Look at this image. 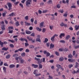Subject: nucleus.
I'll return each instance as SVG.
<instances>
[{
    "label": "nucleus",
    "instance_id": "nucleus-1",
    "mask_svg": "<svg viewBox=\"0 0 79 79\" xmlns=\"http://www.w3.org/2000/svg\"><path fill=\"white\" fill-rule=\"evenodd\" d=\"M27 39L29 40V41H31V43H34L35 42V39L33 40L31 38V37H29L28 36H27Z\"/></svg>",
    "mask_w": 79,
    "mask_h": 79
},
{
    "label": "nucleus",
    "instance_id": "nucleus-2",
    "mask_svg": "<svg viewBox=\"0 0 79 79\" xmlns=\"http://www.w3.org/2000/svg\"><path fill=\"white\" fill-rule=\"evenodd\" d=\"M8 43L6 41H5L4 42H2V41H0V45L1 47H3V44L5 45H6V44H7Z\"/></svg>",
    "mask_w": 79,
    "mask_h": 79
},
{
    "label": "nucleus",
    "instance_id": "nucleus-3",
    "mask_svg": "<svg viewBox=\"0 0 79 79\" xmlns=\"http://www.w3.org/2000/svg\"><path fill=\"white\" fill-rule=\"evenodd\" d=\"M32 2V0H27L26 2V5L27 6H29V5H31V2Z\"/></svg>",
    "mask_w": 79,
    "mask_h": 79
},
{
    "label": "nucleus",
    "instance_id": "nucleus-4",
    "mask_svg": "<svg viewBox=\"0 0 79 79\" xmlns=\"http://www.w3.org/2000/svg\"><path fill=\"white\" fill-rule=\"evenodd\" d=\"M7 5L9 7L8 10L10 11V10H11L12 8L11 7H12V5H11V4L10 3H7Z\"/></svg>",
    "mask_w": 79,
    "mask_h": 79
},
{
    "label": "nucleus",
    "instance_id": "nucleus-5",
    "mask_svg": "<svg viewBox=\"0 0 79 79\" xmlns=\"http://www.w3.org/2000/svg\"><path fill=\"white\" fill-rule=\"evenodd\" d=\"M36 42H41L40 39V35H37V38L36 40Z\"/></svg>",
    "mask_w": 79,
    "mask_h": 79
},
{
    "label": "nucleus",
    "instance_id": "nucleus-6",
    "mask_svg": "<svg viewBox=\"0 0 79 79\" xmlns=\"http://www.w3.org/2000/svg\"><path fill=\"white\" fill-rule=\"evenodd\" d=\"M5 25L4 24H2L1 25V29L2 30V31H4V30H5Z\"/></svg>",
    "mask_w": 79,
    "mask_h": 79
},
{
    "label": "nucleus",
    "instance_id": "nucleus-7",
    "mask_svg": "<svg viewBox=\"0 0 79 79\" xmlns=\"http://www.w3.org/2000/svg\"><path fill=\"white\" fill-rule=\"evenodd\" d=\"M64 36H65V34H64V33H61L60 34V39H62V36L64 37Z\"/></svg>",
    "mask_w": 79,
    "mask_h": 79
},
{
    "label": "nucleus",
    "instance_id": "nucleus-8",
    "mask_svg": "<svg viewBox=\"0 0 79 79\" xmlns=\"http://www.w3.org/2000/svg\"><path fill=\"white\" fill-rule=\"evenodd\" d=\"M74 28L76 31H77V30H79V25H76L74 27Z\"/></svg>",
    "mask_w": 79,
    "mask_h": 79
},
{
    "label": "nucleus",
    "instance_id": "nucleus-9",
    "mask_svg": "<svg viewBox=\"0 0 79 79\" xmlns=\"http://www.w3.org/2000/svg\"><path fill=\"white\" fill-rule=\"evenodd\" d=\"M44 22H42L40 24V26L41 28H42V27H43V26H44Z\"/></svg>",
    "mask_w": 79,
    "mask_h": 79
},
{
    "label": "nucleus",
    "instance_id": "nucleus-10",
    "mask_svg": "<svg viewBox=\"0 0 79 79\" xmlns=\"http://www.w3.org/2000/svg\"><path fill=\"white\" fill-rule=\"evenodd\" d=\"M55 37V36H52L51 38V40L52 42H55V40L54 39Z\"/></svg>",
    "mask_w": 79,
    "mask_h": 79
},
{
    "label": "nucleus",
    "instance_id": "nucleus-11",
    "mask_svg": "<svg viewBox=\"0 0 79 79\" xmlns=\"http://www.w3.org/2000/svg\"><path fill=\"white\" fill-rule=\"evenodd\" d=\"M32 66L33 67H34V68H38V65H36L34 64H32Z\"/></svg>",
    "mask_w": 79,
    "mask_h": 79
},
{
    "label": "nucleus",
    "instance_id": "nucleus-12",
    "mask_svg": "<svg viewBox=\"0 0 79 79\" xmlns=\"http://www.w3.org/2000/svg\"><path fill=\"white\" fill-rule=\"evenodd\" d=\"M68 60L69 62H74V61H75V60L74 59H68Z\"/></svg>",
    "mask_w": 79,
    "mask_h": 79
},
{
    "label": "nucleus",
    "instance_id": "nucleus-13",
    "mask_svg": "<svg viewBox=\"0 0 79 79\" xmlns=\"http://www.w3.org/2000/svg\"><path fill=\"white\" fill-rule=\"evenodd\" d=\"M10 57H11V55L8 54L6 56V59H9V58H10Z\"/></svg>",
    "mask_w": 79,
    "mask_h": 79
},
{
    "label": "nucleus",
    "instance_id": "nucleus-14",
    "mask_svg": "<svg viewBox=\"0 0 79 79\" xmlns=\"http://www.w3.org/2000/svg\"><path fill=\"white\" fill-rule=\"evenodd\" d=\"M15 67V65L13 64H11L9 65V67L10 68H13Z\"/></svg>",
    "mask_w": 79,
    "mask_h": 79
},
{
    "label": "nucleus",
    "instance_id": "nucleus-15",
    "mask_svg": "<svg viewBox=\"0 0 79 79\" xmlns=\"http://www.w3.org/2000/svg\"><path fill=\"white\" fill-rule=\"evenodd\" d=\"M19 61L20 62V63L21 64H23L24 63V60H23L22 58H20L19 60Z\"/></svg>",
    "mask_w": 79,
    "mask_h": 79
},
{
    "label": "nucleus",
    "instance_id": "nucleus-16",
    "mask_svg": "<svg viewBox=\"0 0 79 79\" xmlns=\"http://www.w3.org/2000/svg\"><path fill=\"white\" fill-rule=\"evenodd\" d=\"M25 32L27 34H31L32 32L31 31H28L27 30Z\"/></svg>",
    "mask_w": 79,
    "mask_h": 79
},
{
    "label": "nucleus",
    "instance_id": "nucleus-17",
    "mask_svg": "<svg viewBox=\"0 0 79 79\" xmlns=\"http://www.w3.org/2000/svg\"><path fill=\"white\" fill-rule=\"evenodd\" d=\"M79 73V69H78V70L76 72V71H75V70H74V71H73L72 72V73L73 74H75V73Z\"/></svg>",
    "mask_w": 79,
    "mask_h": 79
},
{
    "label": "nucleus",
    "instance_id": "nucleus-18",
    "mask_svg": "<svg viewBox=\"0 0 79 79\" xmlns=\"http://www.w3.org/2000/svg\"><path fill=\"white\" fill-rule=\"evenodd\" d=\"M55 45L53 44L52 43L50 45V48H54V46Z\"/></svg>",
    "mask_w": 79,
    "mask_h": 79
},
{
    "label": "nucleus",
    "instance_id": "nucleus-19",
    "mask_svg": "<svg viewBox=\"0 0 79 79\" xmlns=\"http://www.w3.org/2000/svg\"><path fill=\"white\" fill-rule=\"evenodd\" d=\"M15 25L16 26H19V22H15Z\"/></svg>",
    "mask_w": 79,
    "mask_h": 79
},
{
    "label": "nucleus",
    "instance_id": "nucleus-20",
    "mask_svg": "<svg viewBox=\"0 0 79 79\" xmlns=\"http://www.w3.org/2000/svg\"><path fill=\"white\" fill-rule=\"evenodd\" d=\"M63 51L66 52H68V51H69V50L68 49V48H65L64 49H63Z\"/></svg>",
    "mask_w": 79,
    "mask_h": 79
},
{
    "label": "nucleus",
    "instance_id": "nucleus-21",
    "mask_svg": "<svg viewBox=\"0 0 79 79\" xmlns=\"http://www.w3.org/2000/svg\"><path fill=\"white\" fill-rule=\"evenodd\" d=\"M8 50V48H5V47H4L2 48V50L6 51V50Z\"/></svg>",
    "mask_w": 79,
    "mask_h": 79
},
{
    "label": "nucleus",
    "instance_id": "nucleus-22",
    "mask_svg": "<svg viewBox=\"0 0 79 79\" xmlns=\"http://www.w3.org/2000/svg\"><path fill=\"white\" fill-rule=\"evenodd\" d=\"M36 29L37 30V31H42V29L41 28H40L38 27H36Z\"/></svg>",
    "mask_w": 79,
    "mask_h": 79
},
{
    "label": "nucleus",
    "instance_id": "nucleus-23",
    "mask_svg": "<svg viewBox=\"0 0 79 79\" xmlns=\"http://www.w3.org/2000/svg\"><path fill=\"white\" fill-rule=\"evenodd\" d=\"M19 56V55L18 54H14L13 55V57H16V56Z\"/></svg>",
    "mask_w": 79,
    "mask_h": 79
},
{
    "label": "nucleus",
    "instance_id": "nucleus-24",
    "mask_svg": "<svg viewBox=\"0 0 79 79\" xmlns=\"http://www.w3.org/2000/svg\"><path fill=\"white\" fill-rule=\"evenodd\" d=\"M15 16V14L14 12L12 13L11 14H10L8 15L9 16Z\"/></svg>",
    "mask_w": 79,
    "mask_h": 79
},
{
    "label": "nucleus",
    "instance_id": "nucleus-25",
    "mask_svg": "<svg viewBox=\"0 0 79 79\" xmlns=\"http://www.w3.org/2000/svg\"><path fill=\"white\" fill-rule=\"evenodd\" d=\"M24 23L25 24V26H31L30 23H27L26 22H25Z\"/></svg>",
    "mask_w": 79,
    "mask_h": 79
},
{
    "label": "nucleus",
    "instance_id": "nucleus-26",
    "mask_svg": "<svg viewBox=\"0 0 79 79\" xmlns=\"http://www.w3.org/2000/svg\"><path fill=\"white\" fill-rule=\"evenodd\" d=\"M70 36L69 35H67L66 37V40H68L69 38H70Z\"/></svg>",
    "mask_w": 79,
    "mask_h": 79
},
{
    "label": "nucleus",
    "instance_id": "nucleus-27",
    "mask_svg": "<svg viewBox=\"0 0 79 79\" xmlns=\"http://www.w3.org/2000/svg\"><path fill=\"white\" fill-rule=\"evenodd\" d=\"M42 63V59H41L40 60H38V64H41Z\"/></svg>",
    "mask_w": 79,
    "mask_h": 79
},
{
    "label": "nucleus",
    "instance_id": "nucleus-28",
    "mask_svg": "<svg viewBox=\"0 0 79 79\" xmlns=\"http://www.w3.org/2000/svg\"><path fill=\"white\" fill-rule=\"evenodd\" d=\"M48 41V40L47 38H46L45 39V40L44 41V43H47V42Z\"/></svg>",
    "mask_w": 79,
    "mask_h": 79
},
{
    "label": "nucleus",
    "instance_id": "nucleus-29",
    "mask_svg": "<svg viewBox=\"0 0 79 79\" xmlns=\"http://www.w3.org/2000/svg\"><path fill=\"white\" fill-rule=\"evenodd\" d=\"M39 64V69H42V64Z\"/></svg>",
    "mask_w": 79,
    "mask_h": 79
},
{
    "label": "nucleus",
    "instance_id": "nucleus-30",
    "mask_svg": "<svg viewBox=\"0 0 79 79\" xmlns=\"http://www.w3.org/2000/svg\"><path fill=\"white\" fill-rule=\"evenodd\" d=\"M79 64L77 62L76 63V65L75 66V68H77V67L79 66Z\"/></svg>",
    "mask_w": 79,
    "mask_h": 79
},
{
    "label": "nucleus",
    "instance_id": "nucleus-31",
    "mask_svg": "<svg viewBox=\"0 0 79 79\" xmlns=\"http://www.w3.org/2000/svg\"><path fill=\"white\" fill-rule=\"evenodd\" d=\"M15 58L16 60L17 61H18V59H19V60L21 58V56H19L18 57H16Z\"/></svg>",
    "mask_w": 79,
    "mask_h": 79
},
{
    "label": "nucleus",
    "instance_id": "nucleus-32",
    "mask_svg": "<svg viewBox=\"0 0 79 79\" xmlns=\"http://www.w3.org/2000/svg\"><path fill=\"white\" fill-rule=\"evenodd\" d=\"M34 60H36L37 61H39V60H40V59L39 58H37V57H35L34 58Z\"/></svg>",
    "mask_w": 79,
    "mask_h": 79
},
{
    "label": "nucleus",
    "instance_id": "nucleus-33",
    "mask_svg": "<svg viewBox=\"0 0 79 79\" xmlns=\"http://www.w3.org/2000/svg\"><path fill=\"white\" fill-rule=\"evenodd\" d=\"M48 4H52V0H49V1L48 2Z\"/></svg>",
    "mask_w": 79,
    "mask_h": 79
},
{
    "label": "nucleus",
    "instance_id": "nucleus-34",
    "mask_svg": "<svg viewBox=\"0 0 79 79\" xmlns=\"http://www.w3.org/2000/svg\"><path fill=\"white\" fill-rule=\"evenodd\" d=\"M26 55V53L25 52H23L21 53V55L22 56H25V55Z\"/></svg>",
    "mask_w": 79,
    "mask_h": 79
},
{
    "label": "nucleus",
    "instance_id": "nucleus-35",
    "mask_svg": "<svg viewBox=\"0 0 79 79\" xmlns=\"http://www.w3.org/2000/svg\"><path fill=\"white\" fill-rule=\"evenodd\" d=\"M56 67H57L58 69H59L61 67V66L60 65L58 64L56 65Z\"/></svg>",
    "mask_w": 79,
    "mask_h": 79
},
{
    "label": "nucleus",
    "instance_id": "nucleus-36",
    "mask_svg": "<svg viewBox=\"0 0 79 79\" xmlns=\"http://www.w3.org/2000/svg\"><path fill=\"white\" fill-rule=\"evenodd\" d=\"M58 11L59 12V13H63L64 12L63 10H59Z\"/></svg>",
    "mask_w": 79,
    "mask_h": 79
},
{
    "label": "nucleus",
    "instance_id": "nucleus-37",
    "mask_svg": "<svg viewBox=\"0 0 79 79\" xmlns=\"http://www.w3.org/2000/svg\"><path fill=\"white\" fill-rule=\"evenodd\" d=\"M63 60H64L63 57H61L59 58V60H60V61H63Z\"/></svg>",
    "mask_w": 79,
    "mask_h": 79
},
{
    "label": "nucleus",
    "instance_id": "nucleus-38",
    "mask_svg": "<svg viewBox=\"0 0 79 79\" xmlns=\"http://www.w3.org/2000/svg\"><path fill=\"white\" fill-rule=\"evenodd\" d=\"M71 8H76V6L74 5L72 6L71 7Z\"/></svg>",
    "mask_w": 79,
    "mask_h": 79
},
{
    "label": "nucleus",
    "instance_id": "nucleus-39",
    "mask_svg": "<svg viewBox=\"0 0 79 79\" xmlns=\"http://www.w3.org/2000/svg\"><path fill=\"white\" fill-rule=\"evenodd\" d=\"M3 69L5 73H6V68L5 67H4L3 68Z\"/></svg>",
    "mask_w": 79,
    "mask_h": 79
},
{
    "label": "nucleus",
    "instance_id": "nucleus-40",
    "mask_svg": "<svg viewBox=\"0 0 79 79\" xmlns=\"http://www.w3.org/2000/svg\"><path fill=\"white\" fill-rule=\"evenodd\" d=\"M48 11V10H44L43 11L42 13H47Z\"/></svg>",
    "mask_w": 79,
    "mask_h": 79
},
{
    "label": "nucleus",
    "instance_id": "nucleus-41",
    "mask_svg": "<svg viewBox=\"0 0 79 79\" xmlns=\"http://www.w3.org/2000/svg\"><path fill=\"white\" fill-rule=\"evenodd\" d=\"M68 58H73V55L71 54H69L68 56Z\"/></svg>",
    "mask_w": 79,
    "mask_h": 79
},
{
    "label": "nucleus",
    "instance_id": "nucleus-42",
    "mask_svg": "<svg viewBox=\"0 0 79 79\" xmlns=\"http://www.w3.org/2000/svg\"><path fill=\"white\" fill-rule=\"evenodd\" d=\"M50 55V53L48 52L47 54H46V57H48V56H49Z\"/></svg>",
    "mask_w": 79,
    "mask_h": 79
},
{
    "label": "nucleus",
    "instance_id": "nucleus-43",
    "mask_svg": "<svg viewBox=\"0 0 79 79\" xmlns=\"http://www.w3.org/2000/svg\"><path fill=\"white\" fill-rule=\"evenodd\" d=\"M37 72H38V71L37 70H35L33 72L34 74H37Z\"/></svg>",
    "mask_w": 79,
    "mask_h": 79
},
{
    "label": "nucleus",
    "instance_id": "nucleus-44",
    "mask_svg": "<svg viewBox=\"0 0 79 79\" xmlns=\"http://www.w3.org/2000/svg\"><path fill=\"white\" fill-rule=\"evenodd\" d=\"M30 48H34V46L33 45H30L29 46Z\"/></svg>",
    "mask_w": 79,
    "mask_h": 79
},
{
    "label": "nucleus",
    "instance_id": "nucleus-45",
    "mask_svg": "<svg viewBox=\"0 0 79 79\" xmlns=\"http://www.w3.org/2000/svg\"><path fill=\"white\" fill-rule=\"evenodd\" d=\"M60 42L61 43H65V41H64V40H61L60 41Z\"/></svg>",
    "mask_w": 79,
    "mask_h": 79
},
{
    "label": "nucleus",
    "instance_id": "nucleus-46",
    "mask_svg": "<svg viewBox=\"0 0 79 79\" xmlns=\"http://www.w3.org/2000/svg\"><path fill=\"white\" fill-rule=\"evenodd\" d=\"M79 48V45L77 46H76L74 47V48L75 49H77V48Z\"/></svg>",
    "mask_w": 79,
    "mask_h": 79
},
{
    "label": "nucleus",
    "instance_id": "nucleus-47",
    "mask_svg": "<svg viewBox=\"0 0 79 79\" xmlns=\"http://www.w3.org/2000/svg\"><path fill=\"white\" fill-rule=\"evenodd\" d=\"M18 49L19 50V51L20 52H22V51L23 50V48H21Z\"/></svg>",
    "mask_w": 79,
    "mask_h": 79
},
{
    "label": "nucleus",
    "instance_id": "nucleus-48",
    "mask_svg": "<svg viewBox=\"0 0 79 79\" xmlns=\"http://www.w3.org/2000/svg\"><path fill=\"white\" fill-rule=\"evenodd\" d=\"M60 6H60V4H58L57 5V8H60Z\"/></svg>",
    "mask_w": 79,
    "mask_h": 79
},
{
    "label": "nucleus",
    "instance_id": "nucleus-49",
    "mask_svg": "<svg viewBox=\"0 0 79 79\" xmlns=\"http://www.w3.org/2000/svg\"><path fill=\"white\" fill-rule=\"evenodd\" d=\"M43 53L45 55H46V54H47V53H48V52H47V51H44L43 52Z\"/></svg>",
    "mask_w": 79,
    "mask_h": 79
},
{
    "label": "nucleus",
    "instance_id": "nucleus-50",
    "mask_svg": "<svg viewBox=\"0 0 79 79\" xmlns=\"http://www.w3.org/2000/svg\"><path fill=\"white\" fill-rule=\"evenodd\" d=\"M8 41H9V42H12V43H15V41H14L13 40H8Z\"/></svg>",
    "mask_w": 79,
    "mask_h": 79
},
{
    "label": "nucleus",
    "instance_id": "nucleus-51",
    "mask_svg": "<svg viewBox=\"0 0 79 79\" xmlns=\"http://www.w3.org/2000/svg\"><path fill=\"white\" fill-rule=\"evenodd\" d=\"M19 6H21V8H24V7L23 6V5L22 4L20 3L19 4Z\"/></svg>",
    "mask_w": 79,
    "mask_h": 79
},
{
    "label": "nucleus",
    "instance_id": "nucleus-52",
    "mask_svg": "<svg viewBox=\"0 0 79 79\" xmlns=\"http://www.w3.org/2000/svg\"><path fill=\"white\" fill-rule=\"evenodd\" d=\"M53 26H49V28L51 30H52V29H53Z\"/></svg>",
    "mask_w": 79,
    "mask_h": 79
},
{
    "label": "nucleus",
    "instance_id": "nucleus-53",
    "mask_svg": "<svg viewBox=\"0 0 79 79\" xmlns=\"http://www.w3.org/2000/svg\"><path fill=\"white\" fill-rule=\"evenodd\" d=\"M10 24H14V22L12 21H10L9 22Z\"/></svg>",
    "mask_w": 79,
    "mask_h": 79
},
{
    "label": "nucleus",
    "instance_id": "nucleus-54",
    "mask_svg": "<svg viewBox=\"0 0 79 79\" xmlns=\"http://www.w3.org/2000/svg\"><path fill=\"white\" fill-rule=\"evenodd\" d=\"M19 40L21 41H24V39L22 38H20Z\"/></svg>",
    "mask_w": 79,
    "mask_h": 79
},
{
    "label": "nucleus",
    "instance_id": "nucleus-55",
    "mask_svg": "<svg viewBox=\"0 0 79 79\" xmlns=\"http://www.w3.org/2000/svg\"><path fill=\"white\" fill-rule=\"evenodd\" d=\"M55 54H56V55H57V56H59V53H58V52L56 51L55 52Z\"/></svg>",
    "mask_w": 79,
    "mask_h": 79
},
{
    "label": "nucleus",
    "instance_id": "nucleus-56",
    "mask_svg": "<svg viewBox=\"0 0 79 79\" xmlns=\"http://www.w3.org/2000/svg\"><path fill=\"white\" fill-rule=\"evenodd\" d=\"M31 36H32V37H34L35 36V34L34 33H32L31 35Z\"/></svg>",
    "mask_w": 79,
    "mask_h": 79
},
{
    "label": "nucleus",
    "instance_id": "nucleus-57",
    "mask_svg": "<svg viewBox=\"0 0 79 79\" xmlns=\"http://www.w3.org/2000/svg\"><path fill=\"white\" fill-rule=\"evenodd\" d=\"M69 68H72V67H73V64H70L69 65Z\"/></svg>",
    "mask_w": 79,
    "mask_h": 79
},
{
    "label": "nucleus",
    "instance_id": "nucleus-58",
    "mask_svg": "<svg viewBox=\"0 0 79 79\" xmlns=\"http://www.w3.org/2000/svg\"><path fill=\"white\" fill-rule=\"evenodd\" d=\"M10 47H12V48H13V47H14V45L12 44H10Z\"/></svg>",
    "mask_w": 79,
    "mask_h": 79
},
{
    "label": "nucleus",
    "instance_id": "nucleus-59",
    "mask_svg": "<svg viewBox=\"0 0 79 79\" xmlns=\"http://www.w3.org/2000/svg\"><path fill=\"white\" fill-rule=\"evenodd\" d=\"M46 31V30H45V28H43V31H42L44 33V32H45Z\"/></svg>",
    "mask_w": 79,
    "mask_h": 79
},
{
    "label": "nucleus",
    "instance_id": "nucleus-60",
    "mask_svg": "<svg viewBox=\"0 0 79 79\" xmlns=\"http://www.w3.org/2000/svg\"><path fill=\"white\" fill-rule=\"evenodd\" d=\"M25 19L26 20H28V16H27L25 17Z\"/></svg>",
    "mask_w": 79,
    "mask_h": 79
},
{
    "label": "nucleus",
    "instance_id": "nucleus-61",
    "mask_svg": "<svg viewBox=\"0 0 79 79\" xmlns=\"http://www.w3.org/2000/svg\"><path fill=\"white\" fill-rule=\"evenodd\" d=\"M46 45H47V47H49V46H50V43L49 42L47 43L46 44Z\"/></svg>",
    "mask_w": 79,
    "mask_h": 79
},
{
    "label": "nucleus",
    "instance_id": "nucleus-62",
    "mask_svg": "<svg viewBox=\"0 0 79 79\" xmlns=\"http://www.w3.org/2000/svg\"><path fill=\"white\" fill-rule=\"evenodd\" d=\"M8 29H13V27H9Z\"/></svg>",
    "mask_w": 79,
    "mask_h": 79
},
{
    "label": "nucleus",
    "instance_id": "nucleus-63",
    "mask_svg": "<svg viewBox=\"0 0 79 79\" xmlns=\"http://www.w3.org/2000/svg\"><path fill=\"white\" fill-rule=\"evenodd\" d=\"M4 22H5V23H6V24H7L8 23V21L6 20H4Z\"/></svg>",
    "mask_w": 79,
    "mask_h": 79
},
{
    "label": "nucleus",
    "instance_id": "nucleus-64",
    "mask_svg": "<svg viewBox=\"0 0 79 79\" xmlns=\"http://www.w3.org/2000/svg\"><path fill=\"white\" fill-rule=\"evenodd\" d=\"M69 29L70 30V31H73V28L72 27H70L69 28Z\"/></svg>",
    "mask_w": 79,
    "mask_h": 79
}]
</instances>
